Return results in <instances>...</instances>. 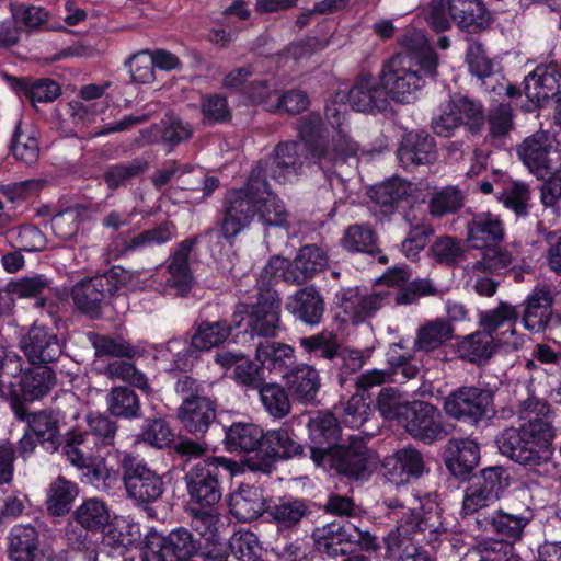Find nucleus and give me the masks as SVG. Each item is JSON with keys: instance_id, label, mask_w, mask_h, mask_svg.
<instances>
[{"instance_id": "1", "label": "nucleus", "mask_w": 561, "mask_h": 561, "mask_svg": "<svg viewBox=\"0 0 561 561\" xmlns=\"http://www.w3.org/2000/svg\"><path fill=\"white\" fill-rule=\"evenodd\" d=\"M306 157L298 141H282L254 165L242 187L229 190L222 202L219 222L221 237L231 242L256 218L265 228L286 227L288 211L271 188L267 178L286 183L297 176Z\"/></svg>"}, {"instance_id": "2", "label": "nucleus", "mask_w": 561, "mask_h": 561, "mask_svg": "<svg viewBox=\"0 0 561 561\" xmlns=\"http://www.w3.org/2000/svg\"><path fill=\"white\" fill-rule=\"evenodd\" d=\"M553 419V410L547 401H526L519 425L507 426L497 434L495 443L500 453L525 467L547 463L554 453Z\"/></svg>"}, {"instance_id": "3", "label": "nucleus", "mask_w": 561, "mask_h": 561, "mask_svg": "<svg viewBox=\"0 0 561 561\" xmlns=\"http://www.w3.org/2000/svg\"><path fill=\"white\" fill-rule=\"evenodd\" d=\"M399 43L405 51L392 56L383 65L380 82L388 100L410 103L413 93L425 84V79L436 80L439 57L420 35L404 34Z\"/></svg>"}, {"instance_id": "4", "label": "nucleus", "mask_w": 561, "mask_h": 561, "mask_svg": "<svg viewBox=\"0 0 561 561\" xmlns=\"http://www.w3.org/2000/svg\"><path fill=\"white\" fill-rule=\"evenodd\" d=\"M242 463L225 456H208L184 473L186 510L194 518L210 524L222 497L224 481L242 473Z\"/></svg>"}, {"instance_id": "5", "label": "nucleus", "mask_w": 561, "mask_h": 561, "mask_svg": "<svg viewBox=\"0 0 561 561\" xmlns=\"http://www.w3.org/2000/svg\"><path fill=\"white\" fill-rule=\"evenodd\" d=\"M175 392L182 398L178 417L183 428L196 438L203 437L217 416L218 400L211 385L182 374L175 382Z\"/></svg>"}, {"instance_id": "6", "label": "nucleus", "mask_w": 561, "mask_h": 561, "mask_svg": "<svg viewBox=\"0 0 561 561\" xmlns=\"http://www.w3.org/2000/svg\"><path fill=\"white\" fill-rule=\"evenodd\" d=\"M317 551L324 558L348 557L357 548L365 552H377L381 546L378 537L370 533L360 518L334 520L312 534Z\"/></svg>"}, {"instance_id": "7", "label": "nucleus", "mask_w": 561, "mask_h": 561, "mask_svg": "<svg viewBox=\"0 0 561 561\" xmlns=\"http://www.w3.org/2000/svg\"><path fill=\"white\" fill-rule=\"evenodd\" d=\"M236 329L242 345L255 337H277L283 330L280 321V298L276 293L259 294L253 304L240 302L233 311Z\"/></svg>"}, {"instance_id": "8", "label": "nucleus", "mask_w": 561, "mask_h": 561, "mask_svg": "<svg viewBox=\"0 0 561 561\" xmlns=\"http://www.w3.org/2000/svg\"><path fill=\"white\" fill-rule=\"evenodd\" d=\"M306 453L307 446L300 442L294 428L283 424L277 428L264 431L259 454L247 457L241 463L243 469L270 474L276 469L278 462L306 459Z\"/></svg>"}, {"instance_id": "9", "label": "nucleus", "mask_w": 561, "mask_h": 561, "mask_svg": "<svg viewBox=\"0 0 561 561\" xmlns=\"http://www.w3.org/2000/svg\"><path fill=\"white\" fill-rule=\"evenodd\" d=\"M122 479L127 497L145 511L162 501L167 491L163 476L133 454H125L122 462Z\"/></svg>"}, {"instance_id": "10", "label": "nucleus", "mask_w": 561, "mask_h": 561, "mask_svg": "<svg viewBox=\"0 0 561 561\" xmlns=\"http://www.w3.org/2000/svg\"><path fill=\"white\" fill-rule=\"evenodd\" d=\"M510 472L503 466L483 468L477 474H471L461 506V517H474L481 510L496 502L510 486Z\"/></svg>"}, {"instance_id": "11", "label": "nucleus", "mask_w": 561, "mask_h": 561, "mask_svg": "<svg viewBox=\"0 0 561 561\" xmlns=\"http://www.w3.org/2000/svg\"><path fill=\"white\" fill-rule=\"evenodd\" d=\"M444 410L458 422L479 426L495 415L494 392L478 386L458 387L445 398Z\"/></svg>"}, {"instance_id": "12", "label": "nucleus", "mask_w": 561, "mask_h": 561, "mask_svg": "<svg viewBox=\"0 0 561 561\" xmlns=\"http://www.w3.org/2000/svg\"><path fill=\"white\" fill-rule=\"evenodd\" d=\"M126 283L125 271L114 266L103 274L77 283L71 289L73 305L91 319H99L102 314V304Z\"/></svg>"}, {"instance_id": "13", "label": "nucleus", "mask_w": 561, "mask_h": 561, "mask_svg": "<svg viewBox=\"0 0 561 561\" xmlns=\"http://www.w3.org/2000/svg\"><path fill=\"white\" fill-rule=\"evenodd\" d=\"M57 382L54 369L47 365H37L24 370L16 381L2 380V399L11 410L16 400L22 407L46 397Z\"/></svg>"}, {"instance_id": "14", "label": "nucleus", "mask_w": 561, "mask_h": 561, "mask_svg": "<svg viewBox=\"0 0 561 561\" xmlns=\"http://www.w3.org/2000/svg\"><path fill=\"white\" fill-rule=\"evenodd\" d=\"M402 416L398 425L415 439L424 444H432L445 437L447 432L443 424L439 409L423 400H413L403 407Z\"/></svg>"}, {"instance_id": "15", "label": "nucleus", "mask_w": 561, "mask_h": 561, "mask_svg": "<svg viewBox=\"0 0 561 561\" xmlns=\"http://www.w3.org/2000/svg\"><path fill=\"white\" fill-rule=\"evenodd\" d=\"M12 412L18 421L25 423L27 431L32 432L47 451H56L62 445L59 412L51 409L31 412L28 407H22L16 400Z\"/></svg>"}, {"instance_id": "16", "label": "nucleus", "mask_w": 561, "mask_h": 561, "mask_svg": "<svg viewBox=\"0 0 561 561\" xmlns=\"http://www.w3.org/2000/svg\"><path fill=\"white\" fill-rule=\"evenodd\" d=\"M307 430V458L314 465H323L324 456L341 443V424L332 412H318L316 416L309 419Z\"/></svg>"}, {"instance_id": "17", "label": "nucleus", "mask_w": 561, "mask_h": 561, "mask_svg": "<svg viewBox=\"0 0 561 561\" xmlns=\"http://www.w3.org/2000/svg\"><path fill=\"white\" fill-rule=\"evenodd\" d=\"M314 466L348 480L358 481L368 472L367 448L360 443H340L324 456L323 465Z\"/></svg>"}, {"instance_id": "18", "label": "nucleus", "mask_w": 561, "mask_h": 561, "mask_svg": "<svg viewBox=\"0 0 561 561\" xmlns=\"http://www.w3.org/2000/svg\"><path fill=\"white\" fill-rule=\"evenodd\" d=\"M561 72L557 62L540 64L523 80L524 94L531 103L528 111L546 107L561 93Z\"/></svg>"}, {"instance_id": "19", "label": "nucleus", "mask_w": 561, "mask_h": 561, "mask_svg": "<svg viewBox=\"0 0 561 561\" xmlns=\"http://www.w3.org/2000/svg\"><path fill=\"white\" fill-rule=\"evenodd\" d=\"M337 99L346 100L353 111L382 113L389 106L387 91L371 75L359 76L348 91H337Z\"/></svg>"}, {"instance_id": "20", "label": "nucleus", "mask_w": 561, "mask_h": 561, "mask_svg": "<svg viewBox=\"0 0 561 561\" xmlns=\"http://www.w3.org/2000/svg\"><path fill=\"white\" fill-rule=\"evenodd\" d=\"M447 10L453 23L467 35H479L495 22V13L483 0H447Z\"/></svg>"}, {"instance_id": "21", "label": "nucleus", "mask_w": 561, "mask_h": 561, "mask_svg": "<svg viewBox=\"0 0 561 561\" xmlns=\"http://www.w3.org/2000/svg\"><path fill=\"white\" fill-rule=\"evenodd\" d=\"M400 165L412 172L420 165H428L437 159V146L434 137L424 129L405 131L397 149Z\"/></svg>"}, {"instance_id": "22", "label": "nucleus", "mask_w": 561, "mask_h": 561, "mask_svg": "<svg viewBox=\"0 0 561 561\" xmlns=\"http://www.w3.org/2000/svg\"><path fill=\"white\" fill-rule=\"evenodd\" d=\"M518 317L517 307L501 301L496 308L480 312L479 321L499 345L516 347L520 341L515 329Z\"/></svg>"}, {"instance_id": "23", "label": "nucleus", "mask_w": 561, "mask_h": 561, "mask_svg": "<svg viewBox=\"0 0 561 561\" xmlns=\"http://www.w3.org/2000/svg\"><path fill=\"white\" fill-rule=\"evenodd\" d=\"M553 295L548 285H537L523 302L522 322L530 332H545L554 325L557 312L553 311Z\"/></svg>"}, {"instance_id": "24", "label": "nucleus", "mask_w": 561, "mask_h": 561, "mask_svg": "<svg viewBox=\"0 0 561 561\" xmlns=\"http://www.w3.org/2000/svg\"><path fill=\"white\" fill-rule=\"evenodd\" d=\"M530 517L523 514H510L502 510L493 511L492 514L478 513L474 516L476 529L484 533H493L502 538L500 551L496 554H504L502 545L519 540Z\"/></svg>"}, {"instance_id": "25", "label": "nucleus", "mask_w": 561, "mask_h": 561, "mask_svg": "<svg viewBox=\"0 0 561 561\" xmlns=\"http://www.w3.org/2000/svg\"><path fill=\"white\" fill-rule=\"evenodd\" d=\"M554 139L547 131H537L523 140L516 151L520 161L533 173H550L553 165V154L559 158Z\"/></svg>"}, {"instance_id": "26", "label": "nucleus", "mask_w": 561, "mask_h": 561, "mask_svg": "<svg viewBox=\"0 0 561 561\" xmlns=\"http://www.w3.org/2000/svg\"><path fill=\"white\" fill-rule=\"evenodd\" d=\"M443 461L450 476L465 482L480 461V446L469 438H451L444 449Z\"/></svg>"}, {"instance_id": "27", "label": "nucleus", "mask_w": 561, "mask_h": 561, "mask_svg": "<svg viewBox=\"0 0 561 561\" xmlns=\"http://www.w3.org/2000/svg\"><path fill=\"white\" fill-rule=\"evenodd\" d=\"M382 467L388 480L397 485L409 483L422 477L425 462L414 447H403L385 458Z\"/></svg>"}, {"instance_id": "28", "label": "nucleus", "mask_w": 561, "mask_h": 561, "mask_svg": "<svg viewBox=\"0 0 561 561\" xmlns=\"http://www.w3.org/2000/svg\"><path fill=\"white\" fill-rule=\"evenodd\" d=\"M198 240L199 236L195 234L180 241L170 255L168 284L176 295L185 296L192 289L194 277L190 266V256Z\"/></svg>"}, {"instance_id": "29", "label": "nucleus", "mask_w": 561, "mask_h": 561, "mask_svg": "<svg viewBox=\"0 0 561 561\" xmlns=\"http://www.w3.org/2000/svg\"><path fill=\"white\" fill-rule=\"evenodd\" d=\"M286 309L296 322L316 327L323 320L325 302L314 286H306L288 297Z\"/></svg>"}, {"instance_id": "30", "label": "nucleus", "mask_w": 561, "mask_h": 561, "mask_svg": "<svg viewBox=\"0 0 561 561\" xmlns=\"http://www.w3.org/2000/svg\"><path fill=\"white\" fill-rule=\"evenodd\" d=\"M171 551L193 557L195 561H228L227 549L220 546H202L201 538L184 527L173 529L168 534Z\"/></svg>"}, {"instance_id": "31", "label": "nucleus", "mask_w": 561, "mask_h": 561, "mask_svg": "<svg viewBox=\"0 0 561 561\" xmlns=\"http://www.w3.org/2000/svg\"><path fill=\"white\" fill-rule=\"evenodd\" d=\"M240 330L236 329V318L231 314V319L217 321H201L192 335V345L202 351H209L218 347L225 342L241 344L239 337Z\"/></svg>"}, {"instance_id": "32", "label": "nucleus", "mask_w": 561, "mask_h": 561, "mask_svg": "<svg viewBox=\"0 0 561 561\" xmlns=\"http://www.w3.org/2000/svg\"><path fill=\"white\" fill-rule=\"evenodd\" d=\"M297 133L313 163L323 169V157L328 154L330 135L322 117L316 113L300 117Z\"/></svg>"}, {"instance_id": "33", "label": "nucleus", "mask_w": 561, "mask_h": 561, "mask_svg": "<svg viewBox=\"0 0 561 561\" xmlns=\"http://www.w3.org/2000/svg\"><path fill=\"white\" fill-rule=\"evenodd\" d=\"M229 513L240 523L257 519L270 507L260 486L241 483L228 499Z\"/></svg>"}, {"instance_id": "34", "label": "nucleus", "mask_w": 561, "mask_h": 561, "mask_svg": "<svg viewBox=\"0 0 561 561\" xmlns=\"http://www.w3.org/2000/svg\"><path fill=\"white\" fill-rule=\"evenodd\" d=\"M2 80L19 96H24L35 106L36 103H51L61 95L60 84L50 78H16L2 71Z\"/></svg>"}, {"instance_id": "35", "label": "nucleus", "mask_w": 561, "mask_h": 561, "mask_svg": "<svg viewBox=\"0 0 561 561\" xmlns=\"http://www.w3.org/2000/svg\"><path fill=\"white\" fill-rule=\"evenodd\" d=\"M284 381L293 400L308 405L316 401L321 386L318 370L309 364H297L286 371Z\"/></svg>"}, {"instance_id": "36", "label": "nucleus", "mask_w": 561, "mask_h": 561, "mask_svg": "<svg viewBox=\"0 0 561 561\" xmlns=\"http://www.w3.org/2000/svg\"><path fill=\"white\" fill-rule=\"evenodd\" d=\"M328 261L327 252L320 247L316 244L302 245L294 260H289L291 268L287 272L288 280L296 285L306 284L324 271Z\"/></svg>"}, {"instance_id": "37", "label": "nucleus", "mask_w": 561, "mask_h": 561, "mask_svg": "<svg viewBox=\"0 0 561 561\" xmlns=\"http://www.w3.org/2000/svg\"><path fill=\"white\" fill-rule=\"evenodd\" d=\"M505 225L491 211L474 214L467 224V237L472 247L500 245L505 239Z\"/></svg>"}, {"instance_id": "38", "label": "nucleus", "mask_w": 561, "mask_h": 561, "mask_svg": "<svg viewBox=\"0 0 561 561\" xmlns=\"http://www.w3.org/2000/svg\"><path fill=\"white\" fill-rule=\"evenodd\" d=\"M7 553L10 561H42L44 552L36 528L30 524L13 526L8 536Z\"/></svg>"}, {"instance_id": "39", "label": "nucleus", "mask_w": 561, "mask_h": 561, "mask_svg": "<svg viewBox=\"0 0 561 561\" xmlns=\"http://www.w3.org/2000/svg\"><path fill=\"white\" fill-rule=\"evenodd\" d=\"M225 437L222 444L229 453H244L248 457L259 454L264 430L254 424L245 422H233L230 426L224 427Z\"/></svg>"}, {"instance_id": "40", "label": "nucleus", "mask_w": 561, "mask_h": 561, "mask_svg": "<svg viewBox=\"0 0 561 561\" xmlns=\"http://www.w3.org/2000/svg\"><path fill=\"white\" fill-rule=\"evenodd\" d=\"M23 348L31 362L38 360L42 364L55 362L61 354L59 340L54 330L39 325H34L28 331Z\"/></svg>"}, {"instance_id": "41", "label": "nucleus", "mask_w": 561, "mask_h": 561, "mask_svg": "<svg viewBox=\"0 0 561 561\" xmlns=\"http://www.w3.org/2000/svg\"><path fill=\"white\" fill-rule=\"evenodd\" d=\"M410 185L407 181L393 176L369 190V197L379 206L382 216L390 218L408 201Z\"/></svg>"}, {"instance_id": "42", "label": "nucleus", "mask_w": 561, "mask_h": 561, "mask_svg": "<svg viewBox=\"0 0 561 561\" xmlns=\"http://www.w3.org/2000/svg\"><path fill=\"white\" fill-rule=\"evenodd\" d=\"M140 538L139 523L129 516H114L104 530L103 543L123 557L130 547L139 542Z\"/></svg>"}, {"instance_id": "43", "label": "nucleus", "mask_w": 561, "mask_h": 561, "mask_svg": "<svg viewBox=\"0 0 561 561\" xmlns=\"http://www.w3.org/2000/svg\"><path fill=\"white\" fill-rule=\"evenodd\" d=\"M107 413L110 416L124 421H136L144 417L140 397L134 388L115 386L106 396Z\"/></svg>"}, {"instance_id": "44", "label": "nucleus", "mask_w": 561, "mask_h": 561, "mask_svg": "<svg viewBox=\"0 0 561 561\" xmlns=\"http://www.w3.org/2000/svg\"><path fill=\"white\" fill-rule=\"evenodd\" d=\"M335 299L344 313V320L353 323L364 322L379 308L376 297L362 295L358 288L343 289L336 294Z\"/></svg>"}, {"instance_id": "45", "label": "nucleus", "mask_w": 561, "mask_h": 561, "mask_svg": "<svg viewBox=\"0 0 561 561\" xmlns=\"http://www.w3.org/2000/svg\"><path fill=\"white\" fill-rule=\"evenodd\" d=\"M256 359L264 370L280 374L283 378L286 371L297 365L294 347L279 342L260 343L256 348Z\"/></svg>"}, {"instance_id": "46", "label": "nucleus", "mask_w": 561, "mask_h": 561, "mask_svg": "<svg viewBox=\"0 0 561 561\" xmlns=\"http://www.w3.org/2000/svg\"><path fill=\"white\" fill-rule=\"evenodd\" d=\"M4 215L2 214V229H4ZM2 238L12 248L25 252L43 251L47 245L46 236L32 224L20 225L2 230Z\"/></svg>"}, {"instance_id": "47", "label": "nucleus", "mask_w": 561, "mask_h": 561, "mask_svg": "<svg viewBox=\"0 0 561 561\" xmlns=\"http://www.w3.org/2000/svg\"><path fill=\"white\" fill-rule=\"evenodd\" d=\"M450 103L466 130L472 136L480 135L485 126L483 103L468 95L451 98Z\"/></svg>"}, {"instance_id": "48", "label": "nucleus", "mask_w": 561, "mask_h": 561, "mask_svg": "<svg viewBox=\"0 0 561 561\" xmlns=\"http://www.w3.org/2000/svg\"><path fill=\"white\" fill-rule=\"evenodd\" d=\"M76 522L85 530L104 531L111 522L108 505L96 497L87 499L73 513Z\"/></svg>"}, {"instance_id": "49", "label": "nucleus", "mask_w": 561, "mask_h": 561, "mask_svg": "<svg viewBox=\"0 0 561 561\" xmlns=\"http://www.w3.org/2000/svg\"><path fill=\"white\" fill-rule=\"evenodd\" d=\"M378 236L369 224L350 225L341 239L344 250L374 256L378 252Z\"/></svg>"}, {"instance_id": "50", "label": "nucleus", "mask_w": 561, "mask_h": 561, "mask_svg": "<svg viewBox=\"0 0 561 561\" xmlns=\"http://www.w3.org/2000/svg\"><path fill=\"white\" fill-rule=\"evenodd\" d=\"M494 195L506 209L512 210L517 217H525L529 214L530 188L528 184L508 180L503 182Z\"/></svg>"}, {"instance_id": "51", "label": "nucleus", "mask_w": 561, "mask_h": 561, "mask_svg": "<svg viewBox=\"0 0 561 561\" xmlns=\"http://www.w3.org/2000/svg\"><path fill=\"white\" fill-rule=\"evenodd\" d=\"M454 331L448 321L435 319L417 329L414 346L419 351L432 352L453 340Z\"/></svg>"}, {"instance_id": "52", "label": "nucleus", "mask_w": 561, "mask_h": 561, "mask_svg": "<svg viewBox=\"0 0 561 561\" xmlns=\"http://www.w3.org/2000/svg\"><path fill=\"white\" fill-rule=\"evenodd\" d=\"M77 495V483L70 482L62 476H59L49 485L46 500V507L48 513L57 517L66 515L70 512Z\"/></svg>"}, {"instance_id": "53", "label": "nucleus", "mask_w": 561, "mask_h": 561, "mask_svg": "<svg viewBox=\"0 0 561 561\" xmlns=\"http://www.w3.org/2000/svg\"><path fill=\"white\" fill-rule=\"evenodd\" d=\"M148 169V162L141 159H134L128 163H115L107 167L102 179L106 187L115 191L126 187L134 180L140 178Z\"/></svg>"}, {"instance_id": "54", "label": "nucleus", "mask_w": 561, "mask_h": 561, "mask_svg": "<svg viewBox=\"0 0 561 561\" xmlns=\"http://www.w3.org/2000/svg\"><path fill=\"white\" fill-rule=\"evenodd\" d=\"M401 343L391 344L387 352V370L393 376L392 382L404 383L415 378L420 371L411 353H400Z\"/></svg>"}, {"instance_id": "55", "label": "nucleus", "mask_w": 561, "mask_h": 561, "mask_svg": "<svg viewBox=\"0 0 561 561\" xmlns=\"http://www.w3.org/2000/svg\"><path fill=\"white\" fill-rule=\"evenodd\" d=\"M262 405L275 419H283L291 409L290 393L276 382H264L257 390Z\"/></svg>"}, {"instance_id": "56", "label": "nucleus", "mask_w": 561, "mask_h": 561, "mask_svg": "<svg viewBox=\"0 0 561 561\" xmlns=\"http://www.w3.org/2000/svg\"><path fill=\"white\" fill-rule=\"evenodd\" d=\"M9 152L13 156V158L24 163L25 165H32L37 162L39 157V145L38 139L30 134L24 131L21 128V123L18 122L12 134L10 144H9Z\"/></svg>"}, {"instance_id": "57", "label": "nucleus", "mask_w": 561, "mask_h": 561, "mask_svg": "<svg viewBox=\"0 0 561 561\" xmlns=\"http://www.w3.org/2000/svg\"><path fill=\"white\" fill-rule=\"evenodd\" d=\"M137 437L159 449L171 447L174 443V433L167 420L156 416L144 419Z\"/></svg>"}, {"instance_id": "58", "label": "nucleus", "mask_w": 561, "mask_h": 561, "mask_svg": "<svg viewBox=\"0 0 561 561\" xmlns=\"http://www.w3.org/2000/svg\"><path fill=\"white\" fill-rule=\"evenodd\" d=\"M299 345L310 357L328 359L334 363L339 357L341 345L333 333L320 332L299 339Z\"/></svg>"}, {"instance_id": "59", "label": "nucleus", "mask_w": 561, "mask_h": 561, "mask_svg": "<svg viewBox=\"0 0 561 561\" xmlns=\"http://www.w3.org/2000/svg\"><path fill=\"white\" fill-rule=\"evenodd\" d=\"M129 360L115 359L110 362L106 366V374L110 378L119 379L127 383L126 386L148 394L151 391V387L147 376Z\"/></svg>"}, {"instance_id": "60", "label": "nucleus", "mask_w": 561, "mask_h": 561, "mask_svg": "<svg viewBox=\"0 0 561 561\" xmlns=\"http://www.w3.org/2000/svg\"><path fill=\"white\" fill-rule=\"evenodd\" d=\"M50 280L43 274H36L32 277H21L16 280H10L4 290L18 298H37V306L44 307L46 299L42 297L46 289H49ZM3 291V288H2Z\"/></svg>"}, {"instance_id": "61", "label": "nucleus", "mask_w": 561, "mask_h": 561, "mask_svg": "<svg viewBox=\"0 0 561 561\" xmlns=\"http://www.w3.org/2000/svg\"><path fill=\"white\" fill-rule=\"evenodd\" d=\"M493 341L494 339L486 332L470 334L458 343L459 357L470 363L480 364L491 357Z\"/></svg>"}, {"instance_id": "62", "label": "nucleus", "mask_w": 561, "mask_h": 561, "mask_svg": "<svg viewBox=\"0 0 561 561\" xmlns=\"http://www.w3.org/2000/svg\"><path fill=\"white\" fill-rule=\"evenodd\" d=\"M310 513L308 501L301 499H288L275 504L271 514L278 527L293 528Z\"/></svg>"}, {"instance_id": "63", "label": "nucleus", "mask_w": 561, "mask_h": 561, "mask_svg": "<svg viewBox=\"0 0 561 561\" xmlns=\"http://www.w3.org/2000/svg\"><path fill=\"white\" fill-rule=\"evenodd\" d=\"M201 112L204 123L213 126L216 124H227L232 119V111L225 95L205 94L201 98Z\"/></svg>"}, {"instance_id": "64", "label": "nucleus", "mask_w": 561, "mask_h": 561, "mask_svg": "<svg viewBox=\"0 0 561 561\" xmlns=\"http://www.w3.org/2000/svg\"><path fill=\"white\" fill-rule=\"evenodd\" d=\"M465 196L456 186H447L433 194L428 203L430 214L434 217H443L455 214L463 207Z\"/></svg>"}]
</instances>
